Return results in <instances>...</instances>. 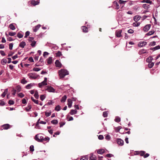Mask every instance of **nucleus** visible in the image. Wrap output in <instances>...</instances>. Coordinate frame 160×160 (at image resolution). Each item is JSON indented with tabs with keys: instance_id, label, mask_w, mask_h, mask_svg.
I'll return each mask as SVG.
<instances>
[{
	"instance_id": "bf43d9fd",
	"label": "nucleus",
	"mask_w": 160,
	"mask_h": 160,
	"mask_svg": "<svg viewBox=\"0 0 160 160\" xmlns=\"http://www.w3.org/2000/svg\"><path fill=\"white\" fill-rule=\"evenodd\" d=\"M65 124V122H60L59 123L60 124V127H62Z\"/></svg>"
},
{
	"instance_id": "ea45409f",
	"label": "nucleus",
	"mask_w": 160,
	"mask_h": 160,
	"mask_svg": "<svg viewBox=\"0 0 160 160\" xmlns=\"http://www.w3.org/2000/svg\"><path fill=\"white\" fill-rule=\"evenodd\" d=\"M160 49V46L158 45L157 46L154 47L152 49V50H153V51H154L158 49Z\"/></svg>"
},
{
	"instance_id": "f257e3e1",
	"label": "nucleus",
	"mask_w": 160,
	"mask_h": 160,
	"mask_svg": "<svg viewBox=\"0 0 160 160\" xmlns=\"http://www.w3.org/2000/svg\"><path fill=\"white\" fill-rule=\"evenodd\" d=\"M58 74L60 78H63L65 76L69 74L68 71L65 69H61L58 71Z\"/></svg>"
},
{
	"instance_id": "4d7b16f0",
	"label": "nucleus",
	"mask_w": 160,
	"mask_h": 160,
	"mask_svg": "<svg viewBox=\"0 0 160 160\" xmlns=\"http://www.w3.org/2000/svg\"><path fill=\"white\" fill-rule=\"evenodd\" d=\"M80 160H88V158L87 156L83 157Z\"/></svg>"
},
{
	"instance_id": "e2e57ef3",
	"label": "nucleus",
	"mask_w": 160,
	"mask_h": 160,
	"mask_svg": "<svg viewBox=\"0 0 160 160\" xmlns=\"http://www.w3.org/2000/svg\"><path fill=\"white\" fill-rule=\"evenodd\" d=\"M51 112H45V115L47 117H48L50 116V115L51 114Z\"/></svg>"
},
{
	"instance_id": "4be33fe9",
	"label": "nucleus",
	"mask_w": 160,
	"mask_h": 160,
	"mask_svg": "<svg viewBox=\"0 0 160 160\" xmlns=\"http://www.w3.org/2000/svg\"><path fill=\"white\" fill-rule=\"evenodd\" d=\"M52 57H49L47 59V63L48 64H51L52 62Z\"/></svg>"
},
{
	"instance_id": "2eb2a0df",
	"label": "nucleus",
	"mask_w": 160,
	"mask_h": 160,
	"mask_svg": "<svg viewBox=\"0 0 160 160\" xmlns=\"http://www.w3.org/2000/svg\"><path fill=\"white\" fill-rule=\"evenodd\" d=\"M141 18V17L139 15H136L134 16L133 18V20L136 22H138V20H139L140 18Z\"/></svg>"
},
{
	"instance_id": "13d9d810",
	"label": "nucleus",
	"mask_w": 160,
	"mask_h": 160,
	"mask_svg": "<svg viewBox=\"0 0 160 160\" xmlns=\"http://www.w3.org/2000/svg\"><path fill=\"white\" fill-rule=\"evenodd\" d=\"M34 38H33L30 37L28 39V41L30 42H32L33 41H34Z\"/></svg>"
},
{
	"instance_id": "1a4fd4ad",
	"label": "nucleus",
	"mask_w": 160,
	"mask_h": 160,
	"mask_svg": "<svg viewBox=\"0 0 160 160\" xmlns=\"http://www.w3.org/2000/svg\"><path fill=\"white\" fill-rule=\"evenodd\" d=\"M117 143L120 146H122L123 145V141L120 138L118 139L117 140Z\"/></svg>"
},
{
	"instance_id": "473e14b6",
	"label": "nucleus",
	"mask_w": 160,
	"mask_h": 160,
	"mask_svg": "<svg viewBox=\"0 0 160 160\" xmlns=\"http://www.w3.org/2000/svg\"><path fill=\"white\" fill-rule=\"evenodd\" d=\"M17 37L19 38H22L23 37V34L21 32H19L17 34Z\"/></svg>"
},
{
	"instance_id": "cd10ccee",
	"label": "nucleus",
	"mask_w": 160,
	"mask_h": 160,
	"mask_svg": "<svg viewBox=\"0 0 160 160\" xmlns=\"http://www.w3.org/2000/svg\"><path fill=\"white\" fill-rule=\"evenodd\" d=\"M113 3L114 4L116 5V6H115V7H116L115 8H116V9H119V4H118L117 2L116 1H114L113 2Z\"/></svg>"
},
{
	"instance_id": "393cba45",
	"label": "nucleus",
	"mask_w": 160,
	"mask_h": 160,
	"mask_svg": "<svg viewBox=\"0 0 160 160\" xmlns=\"http://www.w3.org/2000/svg\"><path fill=\"white\" fill-rule=\"evenodd\" d=\"M32 108L31 105L28 104V106L26 108V110L27 112L29 111Z\"/></svg>"
},
{
	"instance_id": "c756f323",
	"label": "nucleus",
	"mask_w": 160,
	"mask_h": 160,
	"mask_svg": "<svg viewBox=\"0 0 160 160\" xmlns=\"http://www.w3.org/2000/svg\"><path fill=\"white\" fill-rule=\"evenodd\" d=\"M55 110L57 111H59L61 110V107L60 105L57 106L55 108Z\"/></svg>"
},
{
	"instance_id": "a19ab883",
	"label": "nucleus",
	"mask_w": 160,
	"mask_h": 160,
	"mask_svg": "<svg viewBox=\"0 0 160 160\" xmlns=\"http://www.w3.org/2000/svg\"><path fill=\"white\" fill-rule=\"evenodd\" d=\"M154 32V31L153 30L150 31L146 35L148 36H150L153 34Z\"/></svg>"
},
{
	"instance_id": "8fccbe9b",
	"label": "nucleus",
	"mask_w": 160,
	"mask_h": 160,
	"mask_svg": "<svg viewBox=\"0 0 160 160\" xmlns=\"http://www.w3.org/2000/svg\"><path fill=\"white\" fill-rule=\"evenodd\" d=\"M50 138H49L47 137H43V142L44 141H47L48 142V141L49 140Z\"/></svg>"
},
{
	"instance_id": "49530a36",
	"label": "nucleus",
	"mask_w": 160,
	"mask_h": 160,
	"mask_svg": "<svg viewBox=\"0 0 160 160\" xmlns=\"http://www.w3.org/2000/svg\"><path fill=\"white\" fill-rule=\"evenodd\" d=\"M108 112L106 111L104 112L103 113V116L104 117L106 118L108 116Z\"/></svg>"
},
{
	"instance_id": "774afa93",
	"label": "nucleus",
	"mask_w": 160,
	"mask_h": 160,
	"mask_svg": "<svg viewBox=\"0 0 160 160\" xmlns=\"http://www.w3.org/2000/svg\"><path fill=\"white\" fill-rule=\"evenodd\" d=\"M49 54V53L47 52H44L43 55V57H45L46 56L48 55Z\"/></svg>"
},
{
	"instance_id": "4468645a",
	"label": "nucleus",
	"mask_w": 160,
	"mask_h": 160,
	"mask_svg": "<svg viewBox=\"0 0 160 160\" xmlns=\"http://www.w3.org/2000/svg\"><path fill=\"white\" fill-rule=\"evenodd\" d=\"M41 25L40 24H38L35 26V27H33V30L34 32H36L37 31V30L39 29V28L40 27Z\"/></svg>"
},
{
	"instance_id": "9b49d317",
	"label": "nucleus",
	"mask_w": 160,
	"mask_h": 160,
	"mask_svg": "<svg viewBox=\"0 0 160 160\" xmlns=\"http://www.w3.org/2000/svg\"><path fill=\"white\" fill-rule=\"evenodd\" d=\"M10 127V125L9 124H5L1 126V129H7Z\"/></svg>"
},
{
	"instance_id": "864d4df0",
	"label": "nucleus",
	"mask_w": 160,
	"mask_h": 160,
	"mask_svg": "<svg viewBox=\"0 0 160 160\" xmlns=\"http://www.w3.org/2000/svg\"><path fill=\"white\" fill-rule=\"evenodd\" d=\"M111 138V137L110 136L108 135L107 134L106 135V137H105V139H107L108 140H109Z\"/></svg>"
},
{
	"instance_id": "7c9ffc66",
	"label": "nucleus",
	"mask_w": 160,
	"mask_h": 160,
	"mask_svg": "<svg viewBox=\"0 0 160 160\" xmlns=\"http://www.w3.org/2000/svg\"><path fill=\"white\" fill-rule=\"evenodd\" d=\"M62 55V52L60 51H58L56 53V57H60Z\"/></svg>"
},
{
	"instance_id": "603ef678",
	"label": "nucleus",
	"mask_w": 160,
	"mask_h": 160,
	"mask_svg": "<svg viewBox=\"0 0 160 160\" xmlns=\"http://www.w3.org/2000/svg\"><path fill=\"white\" fill-rule=\"evenodd\" d=\"M41 69L38 68H34L33 69V70L34 71L38 72L40 71Z\"/></svg>"
},
{
	"instance_id": "412c9836",
	"label": "nucleus",
	"mask_w": 160,
	"mask_h": 160,
	"mask_svg": "<svg viewBox=\"0 0 160 160\" xmlns=\"http://www.w3.org/2000/svg\"><path fill=\"white\" fill-rule=\"evenodd\" d=\"M67 98V97L66 95H64L62 98L61 100V102H65L66 99Z\"/></svg>"
},
{
	"instance_id": "4c0bfd02",
	"label": "nucleus",
	"mask_w": 160,
	"mask_h": 160,
	"mask_svg": "<svg viewBox=\"0 0 160 160\" xmlns=\"http://www.w3.org/2000/svg\"><path fill=\"white\" fill-rule=\"evenodd\" d=\"M31 99L35 103L38 104V100L34 99V98L32 97L31 98Z\"/></svg>"
},
{
	"instance_id": "2f4dec72",
	"label": "nucleus",
	"mask_w": 160,
	"mask_h": 160,
	"mask_svg": "<svg viewBox=\"0 0 160 160\" xmlns=\"http://www.w3.org/2000/svg\"><path fill=\"white\" fill-rule=\"evenodd\" d=\"M147 52L146 50L145 49H142L140 51H139V54H141L145 53H146Z\"/></svg>"
},
{
	"instance_id": "0eeeda50",
	"label": "nucleus",
	"mask_w": 160,
	"mask_h": 160,
	"mask_svg": "<svg viewBox=\"0 0 160 160\" xmlns=\"http://www.w3.org/2000/svg\"><path fill=\"white\" fill-rule=\"evenodd\" d=\"M122 30H118L116 31L115 34L116 36L118 38L120 37L121 36V33Z\"/></svg>"
},
{
	"instance_id": "58836bf2",
	"label": "nucleus",
	"mask_w": 160,
	"mask_h": 160,
	"mask_svg": "<svg viewBox=\"0 0 160 160\" xmlns=\"http://www.w3.org/2000/svg\"><path fill=\"white\" fill-rule=\"evenodd\" d=\"M16 91L19 92L21 91V87L20 86H17L16 88Z\"/></svg>"
},
{
	"instance_id": "aec40b11",
	"label": "nucleus",
	"mask_w": 160,
	"mask_h": 160,
	"mask_svg": "<svg viewBox=\"0 0 160 160\" xmlns=\"http://www.w3.org/2000/svg\"><path fill=\"white\" fill-rule=\"evenodd\" d=\"M153 59V58L151 56H150L147 58L146 61L147 62L149 63L152 62V61Z\"/></svg>"
},
{
	"instance_id": "680f3d73",
	"label": "nucleus",
	"mask_w": 160,
	"mask_h": 160,
	"mask_svg": "<svg viewBox=\"0 0 160 160\" xmlns=\"http://www.w3.org/2000/svg\"><path fill=\"white\" fill-rule=\"evenodd\" d=\"M30 151H33L34 150V146L33 145H31L30 147Z\"/></svg>"
},
{
	"instance_id": "f3484780",
	"label": "nucleus",
	"mask_w": 160,
	"mask_h": 160,
	"mask_svg": "<svg viewBox=\"0 0 160 160\" xmlns=\"http://www.w3.org/2000/svg\"><path fill=\"white\" fill-rule=\"evenodd\" d=\"M77 111L75 109H72L69 112L71 115H73L77 113Z\"/></svg>"
},
{
	"instance_id": "39448f33",
	"label": "nucleus",
	"mask_w": 160,
	"mask_h": 160,
	"mask_svg": "<svg viewBox=\"0 0 160 160\" xmlns=\"http://www.w3.org/2000/svg\"><path fill=\"white\" fill-rule=\"evenodd\" d=\"M49 92H55V89L51 87H47V89H46Z\"/></svg>"
},
{
	"instance_id": "20e7f679",
	"label": "nucleus",
	"mask_w": 160,
	"mask_h": 160,
	"mask_svg": "<svg viewBox=\"0 0 160 160\" xmlns=\"http://www.w3.org/2000/svg\"><path fill=\"white\" fill-rule=\"evenodd\" d=\"M7 62L8 63H10V58H3L1 61V63L2 65L5 64Z\"/></svg>"
},
{
	"instance_id": "5fc2aeb1",
	"label": "nucleus",
	"mask_w": 160,
	"mask_h": 160,
	"mask_svg": "<svg viewBox=\"0 0 160 160\" xmlns=\"http://www.w3.org/2000/svg\"><path fill=\"white\" fill-rule=\"evenodd\" d=\"M30 34V32L29 31H27L25 33V36H24V38H27L28 36Z\"/></svg>"
},
{
	"instance_id": "5701e85b",
	"label": "nucleus",
	"mask_w": 160,
	"mask_h": 160,
	"mask_svg": "<svg viewBox=\"0 0 160 160\" xmlns=\"http://www.w3.org/2000/svg\"><path fill=\"white\" fill-rule=\"evenodd\" d=\"M105 152V150L103 149H101L98 150L97 151V153L98 154H102Z\"/></svg>"
},
{
	"instance_id": "3c124183",
	"label": "nucleus",
	"mask_w": 160,
	"mask_h": 160,
	"mask_svg": "<svg viewBox=\"0 0 160 160\" xmlns=\"http://www.w3.org/2000/svg\"><path fill=\"white\" fill-rule=\"evenodd\" d=\"M121 128H120V127H118L116 128L115 129V132H119Z\"/></svg>"
},
{
	"instance_id": "c9c22d12",
	"label": "nucleus",
	"mask_w": 160,
	"mask_h": 160,
	"mask_svg": "<svg viewBox=\"0 0 160 160\" xmlns=\"http://www.w3.org/2000/svg\"><path fill=\"white\" fill-rule=\"evenodd\" d=\"M32 86V84L30 83L28 84L27 86H26V88L27 89H30L31 88Z\"/></svg>"
},
{
	"instance_id": "338daca9",
	"label": "nucleus",
	"mask_w": 160,
	"mask_h": 160,
	"mask_svg": "<svg viewBox=\"0 0 160 160\" xmlns=\"http://www.w3.org/2000/svg\"><path fill=\"white\" fill-rule=\"evenodd\" d=\"M39 56H37V55H35L34 57V59L35 61H37L38 60V58Z\"/></svg>"
},
{
	"instance_id": "a878e982",
	"label": "nucleus",
	"mask_w": 160,
	"mask_h": 160,
	"mask_svg": "<svg viewBox=\"0 0 160 160\" xmlns=\"http://www.w3.org/2000/svg\"><path fill=\"white\" fill-rule=\"evenodd\" d=\"M149 6V5H148L147 4H143L142 5V7L145 9H148V8Z\"/></svg>"
},
{
	"instance_id": "423d86ee",
	"label": "nucleus",
	"mask_w": 160,
	"mask_h": 160,
	"mask_svg": "<svg viewBox=\"0 0 160 160\" xmlns=\"http://www.w3.org/2000/svg\"><path fill=\"white\" fill-rule=\"evenodd\" d=\"M151 26V25L150 24L145 25L143 28V30L145 32H147Z\"/></svg>"
},
{
	"instance_id": "69168bd1",
	"label": "nucleus",
	"mask_w": 160,
	"mask_h": 160,
	"mask_svg": "<svg viewBox=\"0 0 160 160\" xmlns=\"http://www.w3.org/2000/svg\"><path fill=\"white\" fill-rule=\"evenodd\" d=\"M22 103L23 104H26L27 103V102L25 98H24L22 99Z\"/></svg>"
},
{
	"instance_id": "37998d69",
	"label": "nucleus",
	"mask_w": 160,
	"mask_h": 160,
	"mask_svg": "<svg viewBox=\"0 0 160 160\" xmlns=\"http://www.w3.org/2000/svg\"><path fill=\"white\" fill-rule=\"evenodd\" d=\"M140 24V23L138 22H134L133 23V25L134 27H138L139 26Z\"/></svg>"
},
{
	"instance_id": "72a5a7b5",
	"label": "nucleus",
	"mask_w": 160,
	"mask_h": 160,
	"mask_svg": "<svg viewBox=\"0 0 160 160\" xmlns=\"http://www.w3.org/2000/svg\"><path fill=\"white\" fill-rule=\"evenodd\" d=\"M154 65V63L153 62H151L149 63L148 66V67H149V68H151L153 67Z\"/></svg>"
},
{
	"instance_id": "b1692460",
	"label": "nucleus",
	"mask_w": 160,
	"mask_h": 160,
	"mask_svg": "<svg viewBox=\"0 0 160 160\" xmlns=\"http://www.w3.org/2000/svg\"><path fill=\"white\" fill-rule=\"evenodd\" d=\"M91 156L90 157L89 160H95L96 157L93 156L92 154H91Z\"/></svg>"
},
{
	"instance_id": "09e8293b",
	"label": "nucleus",
	"mask_w": 160,
	"mask_h": 160,
	"mask_svg": "<svg viewBox=\"0 0 160 160\" xmlns=\"http://www.w3.org/2000/svg\"><path fill=\"white\" fill-rule=\"evenodd\" d=\"M15 29V26L14 25V24L13 23L11 24V29L14 30Z\"/></svg>"
},
{
	"instance_id": "7ed1b4c3",
	"label": "nucleus",
	"mask_w": 160,
	"mask_h": 160,
	"mask_svg": "<svg viewBox=\"0 0 160 160\" xmlns=\"http://www.w3.org/2000/svg\"><path fill=\"white\" fill-rule=\"evenodd\" d=\"M28 76L29 78L32 79H35L37 78L38 75L35 73H30L28 74Z\"/></svg>"
},
{
	"instance_id": "0e129e2a",
	"label": "nucleus",
	"mask_w": 160,
	"mask_h": 160,
	"mask_svg": "<svg viewBox=\"0 0 160 160\" xmlns=\"http://www.w3.org/2000/svg\"><path fill=\"white\" fill-rule=\"evenodd\" d=\"M103 137L102 135H99L98 136V138L100 140H102L103 139Z\"/></svg>"
},
{
	"instance_id": "6ab92c4d",
	"label": "nucleus",
	"mask_w": 160,
	"mask_h": 160,
	"mask_svg": "<svg viewBox=\"0 0 160 160\" xmlns=\"http://www.w3.org/2000/svg\"><path fill=\"white\" fill-rule=\"evenodd\" d=\"M82 29L83 32H88V28L85 26H82Z\"/></svg>"
},
{
	"instance_id": "f8f14e48",
	"label": "nucleus",
	"mask_w": 160,
	"mask_h": 160,
	"mask_svg": "<svg viewBox=\"0 0 160 160\" xmlns=\"http://www.w3.org/2000/svg\"><path fill=\"white\" fill-rule=\"evenodd\" d=\"M47 85V82H44V81H43L41 82L38 83V87L40 88H42L43 86L46 85Z\"/></svg>"
},
{
	"instance_id": "c03bdc74",
	"label": "nucleus",
	"mask_w": 160,
	"mask_h": 160,
	"mask_svg": "<svg viewBox=\"0 0 160 160\" xmlns=\"http://www.w3.org/2000/svg\"><path fill=\"white\" fill-rule=\"evenodd\" d=\"M115 121L117 122H119L120 121V118L118 117H116L115 118Z\"/></svg>"
},
{
	"instance_id": "a18cd8bd",
	"label": "nucleus",
	"mask_w": 160,
	"mask_h": 160,
	"mask_svg": "<svg viewBox=\"0 0 160 160\" xmlns=\"http://www.w3.org/2000/svg\"><path fill=\"white\" fill-rule=\"evenodd\" d=\"M45 96L44 95H42L40 96V99L42 101H43L45 98Z\"/></svg>"
},
{
	"instance_id": "a211bd4d",
	"label": "nucleus",
	"mask_w": 160,
	"mask_h": 160,
	"mask_svg": "<svg viewBox=\"0 0 160 160\" xmlns=\"http://www.w3.org/2000/svg\"><path fill=\"white\" fill-rule=\"evenodd\" d=\"M26 45V44L25 42L22 41L19 44V46L22 48H23Z\"/></svg>"
},
{
	"instance_id": "dca6fc26",
	"label": "nucleus",
	"mask_w": 160,
	"mask_h": 160,
	"mask_svg": "<svg viewBox=\"0 0 160 160\" xmlns=\"http://www.w3.org/2000/svg\"><path fill=\"white\" fill-rule=\"evenodd\" d=\"M39 2L38 1H35L34 0H32L31 1V4L32 5H33V6H35L36 5H38L39 3Z\"/></svg>"
},
{
	"instance_id": "f704fd0d",
	"label": "nucleus",
	"mask_w": 160,
	"mask_h": 160,
	"mask_svg": "<svg viewBox=\"0 0 160 160\" xmlns=\"http://www.w3.org/2000/svg\"><path fill=\"white\" fill-rule=\"evenodd\" d=\"M34 96L37 99L38 98L39 95L38 94V92L37 91H35L34 94Z\"/></svg>"
},
{
	"instance_id": "c85d7f7f",
	"label": "nucleus",
	"mask_w": 160,
	"mask_h": 160,
	"mask_svg": "<svg viewBox=\"0 0 160 160\" xmlns=\"http://www.w3.org/2000/svg\"><path fill=\"white\" fill-rule=\"evenodd\" d=\"M58 122V120L54 119L51 121V123L53 124H56Z\"/></svg>"
},
{
	"instance_id": "e433bc0d",
	"label": "nucleus",
	"mask_w": 160,
	"mask_h": 160,
	"mask_svg": "<svg viewBox=\"0 0 160 160\" xmlns=\"http://www.w3.org/2000/svg\"><path fill=\"white\" fill-rule=\"evenodd\" d=\"M21 82L23 84H25L27 82V81L25 80V78H23L21 80Z\"/></svg>"
},
{
	"instance_id": "052dcab7",
	"label": "nucleus",
	"mask_w": 160,
	"mask_h": 160,
	"mask_svg": "<svg viewBox=\"0 0 160 160\" xmlns=\"http://www.w3.org/2000/svg\"><path fill=\"white\" fill-rule=\"evenodd\" d=\"M128 33L132 34V33H133L134 31L133 30L130 29H129L128 31Z\"/></svg>"
},
{
	"instance_id": "ddd939ff",
	"label": "nucleus",
	"mask_w": 160,
	"mask_h": 160,
	"mask_svg": "<svg viewBox=\"0 0 160 160\" xmlns=\"http://www.w3.org/2000/svg\"><path fill=\"white\" fill-rule=\"evenodd\" d=\"M72 100L71 99H68V107L69 108H71L72 106Z\"/></svg>"
},
{
	"instance_id": "9d476101",
	"label": "nucleus",
	"mask_w": 160,
	"mask_h": 160,
	"mask_svg": "<svg viewBox=\"0 0 160 160\" xmlns=\"http://www.w3.org/2000/svg\"><path fill=\"white\" fill-rule=\"evenodd\" d=\"M147 43L145 41L140 42L138 44V46L139 47H142L146 45Z\"/></svg>"
},
{
	"instance_id": "bb28decb",
	"label": "nucleus",
	"mask_w": 160,
	"mask_h": 160,
	"mask_svg": "<svg viewBox=\"0 0 160 160\" xmlns=\"http://www.w3.org/2000/svg\"><path fill=\"white\" fill-rule=\"evenodd\" d=\"M141 2L142 3L146 2L149 4H151L152 3V2L150 0H143Z\"/></svg>"
},
{
	"instance_id": "f03ea898",
	"label": "nucleus",
	"mask_w": 160,
	"mask_h": 160,
	"mask_svg": "<svg viewBox=\"0 0 160 160\" xmlns=\"http://www.w3.org/2000/svg\"><path fill=\"white\" fill-rule=\"evenodd\" d=\"M43 135L41 134H39L36 135L35 139L38 142H42L43 139Z\"/></svg>"
},
{
	"instance_id": "6e6552de",
	"label": "nucleus",
	"mask_w": 160,
	"mask_h": 160,
	"mask_svg": "<svg viewBox=\"0 0 160 160\" xmlns=\"http://www.w3.org/2000/svg\"><path fill=\"white\" fill-rule=\"evenodd\" d=\"M55 66L57 67L60 68L62 67V64L58 60H56L55 62Z\"/></svg>"
},
{
	"instance_id": "79ce46f5",
	"label": "nucleus",
	"mask_w": 160,
	"mask_h": 160,
	"mask_svg": "<svg viewBox=\"0 0 160 160\" xmlns=\"http://www.w3.org/2000/svg\"><path fill=\"white\" fill-rule=\"evenodd\" d=\"M18 96L20 98H22L24 97V95L22 93L20 92L18 94Z\"/></svg>"
},
{
	"instance_id": "de8ad7c7",
	"label": "nucleus",
	"mask_w": 160,
	"mask_h": 160,
	"mask_svg": "<svg viewBox=\"0 0 160 160\" xmlns=\"http://www.w3.org/2000/svg\"><path fill=\"white\" fill-rule=\"evenodd\" d=\"M36 43V42L35 41H33V42H32V43L30 45L32 46V47H35Z\"/></svg>"
},
{
	"instance_id": "6e6d98bb",
	"label": "nucleus",
	"mask_w": 160,
	"mask_h": 160,
	"mask_svg": "<svg viewBox=\"0 0 160 160\" xmlns=\"http://www.w3.org/2000/svg\"><path fill=\"white\" fill-rule=\"evenodd\" d=\"M145 153V152L143 151H141L139 152V154L141 156H143Z\"/></svg>"
}]
</instances>
